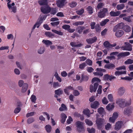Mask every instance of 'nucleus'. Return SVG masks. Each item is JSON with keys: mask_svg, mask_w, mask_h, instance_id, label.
Wrapping results in <instances>:
<instances>
[{"mask_svg": "<svg viewBox=\"0 0 133 133\" xmlns=\"http://www.w3.org/2000/svg\"><path fill=\"white\" fill-rule=\"evenodd\" d=\"M47 0H40L39 4L41 5H43L41 8V11L44 13H48L50 12V8L47 5Z\"/></svg>", "mask_w": 133, "mask_h": 133, "instance_id": "obj_1", "label": "nucleus"}, {"mask_svg": "<svg viewBox=\"0 0 133 133\" xmlns=\"http://www.w3.org/2000/svg\"><path fill=\"white\" fill-rule=\"evenodd\" d=\"M125 99L122 98H119L117 99L116 101V103L119 106L122 107L124 106H127L130 105L131 104L130 101L127 102L126 103Z\"/></svg>", "mask_w": 133, "mask_h": 133, "instance_id": "obj_2", "label": "nucleus"}, {"mask_svg": "<svg viewBox=\"0 0 133 133\" xmlns=\"http://www.w3.org/2000/svg\"><path fill=\"white\" fill-rule=\"evenodd\" d=\"M84 123L79 121H77L75 123V125L76 127L77 130L79 131H81L84 129Z\"/></svg>", "mask_w": 133, "mask_h": 133, "instance_id": "obj_3", "label": "nucleus"}, {"mask_svg": "<svg viewBox=\"0 0 133 133\" xmlns=\"http://www.w3.org/2000/svg\"><path fill=\"white\" fill-rule=\"evenodd\" d=\"M96 72H94L93 74L96 76L101 77L103 75V72H105L106 71L104 69L101 68H97L96 69Z\"/></svg>", "mask_w": 133, "mask_h": 133, "instance_id": "obj_4", "label": "nucleus"}, {"mask_svg": "<svg viewBox=\"0 0 133 133\" xmlns=\"http://www.w3.org/2000/svg\"><path fill=\"white\" fill-rule=\"evenodd\" d=\"M104 122V120L103 119L99 118L97 119L96 120V124L98 128L100 129Z\"/></svg>", "mask_w": 133, "mask_h": 133, "instance_id": "obj_5", "label": "nucleus"}, {"mask_svg": "<svg viewBox=\"0 0 133 133\" xmlns=\"http://www.w3.org/2000/svg\"><path fill=\"white\" fill-rule=\"evenodd\" d=\"M98 84V83H95L94 84V86L92 84L90 85L89 87L90 92H95L96 91Z\"/></svg>", "mask_w": 133, "mask_h": 133, "instance_id": "obj_6", "label": "nucleus"}, {"mask_svg": "<svg viewBox=\"0 0 133 133\" xmlns=\"http://www.w3.org/2000/svg\"><path fill=\"white\" fill-rule=\"evenodd\" d=\"M108 11L107 8H103L98 14V16L100 18H102L104 17L105 15V13Z\"/></svg>", "mask_w": 133, "mask_h": 133, "instance_id": "obj_7", "label": "nucleus"}, {"mask_svg": "<svg viewBox=\"0 0 133 133\" xmlns=\"http://www.w3.org/2000/svg\"><path fill=\"white\" fill-rule=\"evenodd\" d=\"M125 44L126 45L125 47H122L121 49L123 50L131 51L132 50L131 45L128 43L125 42Z\"/></svg>", "mask_w": 133, "mask_h": 133, "instance_id": "obj_8", "label": "nucleus"}, {"mask_svg": "<svg viewBox=\"0 0 133 133\" xmlns=\"http://www.w3.org/2000/svg\"><path fill=\"white\" fill-rule=\"evenodd\" d=\"M123 123L122 122L118 121L116 123L115 129L117 130H118L123 127Z\"/></svg>", "mask_w": 133, "mask_h": 133, "instance_id": "obj_9", "label": "nucleus"}, {"mask_svg": "<svg viewBox=\"0 0 133 133\" xmlns=\"http://www.w3.org/2000/svg\"><path fill=\"white\" fill-rule=\"evenodd\" d=\"M99 103L97 101H95L90 104V107L92 109H96L99 105Z\"/></svg>", "mask_w": 133, "mask_h": 133, "instance_id": "obj_10", "label": "nucleus"}, {"mask_svg": "<svg viewBox=\"0 0 133 133\" xmlns=\"http://www.w3.org/2000/svg\"><path fill=\"white\" fill-rule=\"evenodd\" d=\"M124 25V24L123 23H119L114 27L113 29V31L114 32L116 31L119 29L122 28Z\"/></svg>", "mask_w": 133, "mask_h": 133, "instance_id": "obj_11", "label": "nucleus"}, {"mask_svg": "<svg viewBox=\"0 0 133 133\" xmlns=\"http://www.w3.org/2000/svg\"><path fill=\"white\" fill-rule=\"evenodd\" d=\"M74 90L73 87L70 86L66 87L64 89V92L67 95H69L70 93V91Z\"/></svg>", "mask_w": 133, "mask_h": 133, "instance_id": "obj_12", "label": "nucleus"}, {"mask_svg": "<svg viewBox=\"0 0 133 133\" xmlns=\"http://www.w3.org/2000/svg\"><path fill=\"white\" fill-rule=\"evenodd\" d=\"M125 89L123 87H121L119 88L117 90L118 94L120 96L122 95L125 92Z\"/></svg>", "mask_w": 133, "mask_h": 133, "instance_id": "obj_13", "label": "nucleus"}, {"mask_svg": "<svg viewBox=\"0 0 133 133\" xmlns=\"http://www.w3.org/2000/svg\"><path fill=\"white\" fill-rule=\"evenodd\" d=\"M104 46L106 48H111L112 47L115 46L116 44L115 43L112 44H110L108 41L105 42L103 44Z\"/></svg>", "mask_w": 133, "mask_h": 133, "instance_id": "obj_14", "label": "nucleus"}, {"mask_svg": "<svg viewBox=\"0 0 133 133\" xmlns=\"http://www.w3.org/2000/svg\"><path fill=\"white\" fill-rule=\"evenodd\" d=\"M67 3L66 0H60L57 2V6L61 7Z\"/></svg>", "mask_w": 133, "mask_h": 133, "instance_id": "obj_15", "label": "nucleus"}, {"mask_svg": "<svg viewBox=\"0 0 133 133\" xmlns=\"http://www.w3.org/2000/svg\"><path fill=\"white\" fill-rule=\"evenodd\" d=\"M114 103H109L106 107V109L108 111L112 110L114 107Z\"/></svg>", "mask_w": 133, "mask_h": 133, "instance_id": "obj_16", "label": "nucleus"}, {"mask_svg": "<svg viewBox=\"0 0 133 133\" xmlns=\"http://www.w3.org/2000/svg\"><path fill=\"white\" fill-rule=\"evenodd\" d=\"M118 54V52H113L111 53L110 54V56H107L106 58L110 59H112L115 58V56L117 55Z\"/></svg>", "mask_w": 133, "mask_h": 133, "instance_id": "obj_17", "label": "nucleus"}, {"mask_svg": "<svg viewBox=\"0 0 133 133\" xmlns=\"http://www.w3.org/2000/svg\"><path fill=\"white\" fill-rule=\"evenodd\" d=\"M97 39V38L95 37L91 38L88 39L86 41L88 44H91L95 42Z\"/></svg>", "mask_w": 133, "mask_h": 133, "instance_id": "obj_18", "label": "nucleus"}, {"mask_svg": "<svg viewBox=\"0 0 133 133\" xmlns=\"http://www.w3.org/2000/svg\"><path fill=\"white\" fill-rule=\"evenodd\" d=\"M90 110L88 108H86L84 109L83 113L86 115L88 117H89L91 115Z\"/></svg>", "mask_w": 133, "mask_h": 133, "instance_id": "obj_19", "label": "nucleus"}, {"mask_svg": "<svg viewBox=\"0 0 133 133\" xmlns=\"http://www.w3.org/2000/svg\"><path fill=\"white\" fill-rule=\"evenodd\" d=\"M67 117L66 115L63 113H62L61 115V121L62 123H64L66 120Z\"/></svg>", "mask_w": 133, "mask_h": 133, "instance_id": "obj_20", "label": "nucleus"}, {"mask_svg": "<svg viewBox=\"0 0 133 133\" xmlns=\"http://www.w3.org/2000/svg\"><path fill=\"white\" fill-rule=\"evenodd\" d=\"M44 128L46 131L48 133H50L52 131V127L50 125H46L44 127Z\"/></svg>", "mask_w": 133, "mask_h": 133, "instance_id": "obj_21", "label": "nucleus"}, {"mask_svg": "<svg viewBox=\"0 0 133 133\" xmlns=\"http://www.w3.org/2000/svg\"><path fill=\"white\" fill-rule=\"evenodd\" d=\"M132 113V110L130 108H127L125 109L124 112V113L128 116L131 115Z\"/></svg>", "mask_w": 133, "mask_h": 133, "instance_id": "obj_22", "label": "nucleus"}, {"mask_svg": "<svg viewBox=\"0 0 133 133\" xmlns=\"http://www.w3.org/2000/svg\"><path fill=\"white\" fill-rule=\"evenodd\" d=\"M45 51V47L43 46L40 47L37 50L38 53L40 54H43Z\"/></svg>", "mask_w": 133, "mask_h": 133, "instance_id": "obj_23", "label": "nucleus"}, {"mask_svg": "<svg viewBox=\"0 0 133 133\" xmlns=\"http://www.w3.org/2000/svg\"><path fill=\"white\" fill-rule=\"evenodd\" d=\"M120 14L119 11H117L115 12L114 11H112L110 13V15L112 16H119Z\"/></svg>", "mask_w": 133, "mask_h": 133, "instance_id": "obj_24", "label": "nucleus"}, {"mask_svg": "<svg viewBox=\"0 0 133 133\" xmlns=\"http://www.w3.org/2000/svg\"><path fill=\"white\" fill-rule=\"evenodd\" d=\"M126 73L125 71H116L115 73V75L116 76H118L122 74H126Z\"/></svg>", "mask_w": 133, "mask_h": 133, "instance_id": "obj_25", "label": "nucleus"}, {"mask_svg": "<svg viewBox=\"0 0 133 133\" xmlns=\"http://www.w3.org/2000/svg\"><path fill=\"white\" fill-rule=\"evenodd\" d=\"M124 34L123 31L121 30L117 31L115 34V35L117 37H121Z\"/></svg>", "mask_w": 133, "mask_h": 133, "instance_id": "obj_26", "label": "nucleus"}, {"mask_svg": "<svg viewBox=\"0 0 133 133\" xmlns=\"http://www.w3.org/2000/svg\"><path fill=\"white\" fill-rule=\"evenodd\" d=\"M46 16L45 15H41L38 20L37 21L41 24L45 19Z\"/></svg>", "mask_w": 133, "mask_h": 133, "instance_id": "obj_27", "label": "nucleus"}, {"mask_svg": "<svg viewBox=\"0 0 133 133\" xmlns=\"http://www.w3.org/2000/svg\"><path fill=\"white\" fill-rule=\"evenodd\" d=\"M105 67L108 69H111L114 68L115 67V65L113 64H107L105 65Z\"/></svg>", "mask_w": 133, "mask_h": 133, "instance_id": "obj_28", "label": "nucleus"}, {"mask_svg": "<svg viewBox=\"0 0 133 133\" xmlns=\"http://www.w3.org/2000/svg\"><path fill=\"white\" fill-rule=\"evenodd\" d=\"M98 112V113L100 114H105V112L104 109L102 107H101L98 108L97 109Z\"/></svg>", "mask_w": 133, "mask_h": 133, "instance_id": "obj_29", "label": "nucleus"}, {"mask_svg": "<svg viewBox=\"0 0 133 133\" xmlns=\"http://www.w3.org/2000/svg\"><path fill=\"white\" fill-rule=\"evenodd\" d=\"M22 87V92L23 93L25 92L27 89L28 85L26 83H25L24 85Z\"/></svg>", "mask_w": 133, "mask_h": 133, "instance_id": "obj_30", "label": "nucleus"}, {"mask_svg": "<svg viewBox=\"0 0 133 133\" xmlns=\"http://www.w3.org/2000/svg\"><path fill=\"white\" fill-rule=\"evenodd\" d=\"M42 42L45 44L47 45V46H48L52 44V42L49 40H43L42 41Z\"/></svg>", "mask_w": 133, "mask_h": 133, "instance_id": "obj_31", "label": "nucleus"}, {"mask_svg": "<svg viewBox=\"0 0 133 133\" xmlns=\"http://www.w3.org/2000/svg\"><path fill=\"white\" fill-rule=\"evenodd\" d=\"M55 93L56 95H60L63 94V90L61 89H59L58 90H55Z\"/></svg>", "mask_w": 133, "mask_h": 133, "instance_id": "obj_32", "label": "nucleus"}, {"mask_svg": "<svg viewBox=\"0 0 133 133\" xmlns=\"http://www.w3.org/2000/svg\"><path fill=\"white\" fill-rule=\"evenodd\" d=\"M67 109V107L64 104H62L61 107L59 108V110L61 111L66 110Z\"/></svg>", "mask_w": 133, "mask_h": 133, "instance_id": "obj_33", "label": "nucleus"}, {"mask_svg": "<svg viewBox=\"0 0 133 133\" xmlns=\"http://www.w3.org/2000/svg\"><path fill=\"white\" fill-rule=\"evenodd\" d=\"M70 45L72 47H79L82 45L81 44H77L76 42H71L70 43Z\"/></svg>", "mask_w": 133, "mask_h": 133, "instance_id": "obj_34", "label": "nucleus"}, {"mask_svg": "<svg viewBox=\"0 0 133 133\" xmlns=\"http://www.w3.org/2000/svg\"><path fill=\"white\" fill-rule=\"evenodd\" d=\"M110 102H113L114 101V99L113 95L111 94H108L107 96Z\"/></svg>", "mask_w": 133, "mask_h": 133, "instance_id": "obj_35", "label": "nucleus"}, {"mask_svg": "<svg viewBox=\"0 0 133 133\" xmlns=\"http://www.w3.org/2000/svg\"><path fill=\"white\" fill-rule=\"evenodd\" d=\"M85 29L84 26H79L76 28L79 34H81L82 32V30Z\"/></svg>", "mask_w": 133, "mask_h": 133, "instance_id": "obj_36", "label": "nucleus"}, {"mask_svg": "<svg viewBox=\"0 0 133 133\" xmlns=\"http://www.w3.org/2000/svg\"><path fill=\"white\" fill-rule=\"evenodd\" d=\"M91 81L92 83H98L101 82V80L98 78L94 77L92 78Z\"/></svg>", "mask_w": 133, "mask_h": 133, "instance_id": "obj_37", "label": "nucleus"}, {"mask_svg": "<svg viewBox=\"0 0 133 133\" xmlns=\"http://www.w3.org/2000/svg\"><path fill=\"white\" fill-rule=\"evenodd\" d=\"M102 103L105 105L109 103V101L106 97H104L102 99Z\"/></svg>", "mask_w": 133, "mask_h": 133, "instance_id": "obj_38", "label": "nucleus"}, {"mask_svg": "<svg viewBox=\"0 0 133 133\" xmlns=\"http://www.w3.org/2000/svg\"><path fill=\"white\" fill-rule=\"evenodd\" d=\"M123 29L126 32H129L131 31L130 28L127 25L123 27Z\"/></svg>", "mask_w": 133, "mask_h": 133, "instance_id": "obj_39", "label": "nucleus"}, {"mask_svg": "<svg viewBox=\"0 0 133 133\" xmlns=\"http://www.w3.org/2000/svg\"><path fill=\"white\" fill-rule=\"evenodd\" d=\"M109 21V20L106 19L102 21L100 23V25L102 26H104Z\"/></svg>", "mask_w": 133, "mask_h": 133, "instance_id": "obj_40", "label": "nucleus"}, {"mask_svg": "<svg viewBox=\"0 0 133 133\" xmlns=\"http://www.w3.org/2000/svg\"><path fill=\"white\" fill-rule=\"evenodd\" d=\"M85 122L86 124L89 126H91L93 124L92 122L90 120L88 119H86L85 120Z\"/></svg>", "mask_w": 133, "mask_h": 133, "instance_id": "obj_41", "label": "nucleus"}, {"mask_svg": "<svg viewBox=\"0 0 133 133\" xmlns=\"http://www.w3.org/2000/svg\"><path fill=\"white\" fill-rule=\"evenodd\" d=\"M102 87L101 85H99L98 87V89L97 90V93L96 95V96H97L98 95V94H101L102 93Z\"/></svg>", "mask_w": 133, "mask_h": 133, "instance_id": "obj_42", "label": "nucleus"}, {"mask_svg": "<svg viewBox=\"0 0 133 133\" xmlns=\"http://www.w3.org/2000/svg\"><path fill=\"white\" fill-rule=\"evenodd\" d=\"M50 11L51 14L54 15L57 11V9L55 8H52L51 9H50Z\"/></svg>", "mask_w": 133, "mask_h": 133, "instance_id": "obj_43", "label": "nucleus"}, {"mask_svg": "<svg viewBox=\"0 0 133 133\" xmlns=\"http://www.w3.org/2000/svg\"><path fill=\"white\" fill-rule=\"evenodd\" d=\"M52 31L54 32L55 33L59 35H63V33L60 31H57L55 30H52Z\"/></svg>", "mask_w": 133, "mask_h": 133, "instance_id": "obj_44", "label": "nucleus"}, {"mask_svg": "<svg viewBox=\"0 0 133 133\" xmlns=\"http://www.w3.org/2000/svg\"><path fill=\"white\" fill-rule=\"evenodd\" d=\"M74 115L76 116L80 117V119L81 120H83L84 119V117L83 115H81L77 112H75Z\"/></svg>", "mask_w": 133, "mask_h": 133, "instance_id": "obj_45", "label": "nucleus"}, {"mask_svg": "<svg viewBox=\"0 0 133 133\" xmlns=\"http://www.w3.org/2000/svg\"><path fill=\"white\" fill-rule=\"evenodd\" d=\"M124 6V4H122L118 5L117 6V8L118 10H121L122 9Z\"/></svg>", "mask_w": 133, "mask_h": 133, "instance_id": "obj_46", "label": "nucleus"}, {"mask_svg": "<svg viewBox=\"0 0 133 133\" xmlns=\"http://www.w3.org/2000/svg\"><path fill=\"white\" fill-rule=\"evenodd\" d=\"M87 130L89 133H95V129L93 128H87Z\"/></svg>", "mask_w": 133, "mask_h": 133, "instance_id": "obj_47", "label": "nucleus"}, {"mask_svg": "<svg viewBox=\"0 0 133 133\" xmlns=\"http://www.w3.org/2000/svg\"><path fill=\"white\" fill-rule=\"evenodd\" d=\"M84 23V22L83 21H78L74 23L73 25L76 26H77L78 25H83Z\"/></svg>", "mask_w": 133, "mask_h": 133, "instance_id": "obj_48", "label": "nucleus"}, {"mask_svg": "<svg viewBox=\"0 0 133 133\" xmlns=\"http://www.w3.org/2000/svg\"><path fill=\"white\" fill-rule=\"evenodd\" d=\"M24 81L22 80H19L18 82V85L19 87H22L24 85Z\"/></svg>", "mask_w": 133, "mask_h": 133, "instance_id": "obj_49", "label": "nucleus"}, {"mask_svg": "<svg viewBox=\"0 0 133 133\" xmlns=\"http://www.w3.org/2000/svg\"><path fill=\"white\" fill-rule=\"evenodd\" d=\"M73 121V119L71 117L69 116L66 121V122L68 124H70Z\"/></svg>", "mask_w": 133, "mask_h": 133, "instance_id": "obj_50", "label": "nucleus"}, {"mask_svg": "<svg viewBox=\"0 0 133 133\" xmlns=\"http://www.w3.org/2000/svg\"><path fill=\"white\" fill-rule=\"evenodd\" d=\"M102 53L101 52H98L97 54V59L99 60L101 59L102 57Z\"/></svg>", "mask_w": 133, "mask_h": 133, "instance_id": "obj_51", "label": "nucleus"}, {"mask_svg": "<svg viewBox=\"0 0 133 133\" xmlns=\"http://www.w3.org/2000/svg\"><path fill=\"white\" fill-rule=\"evenodd\" d=\"M125 64H131L133 63V60L130 59H128L124 62Z\"/></svg>", "mask_w": 133, "mask_h": 133, "instance_id": "obj_52", "label": "nucleus"}, {"mask_svg": "<svg viewBox=\"0 0 133 133\" xmlns=\"http://www.w3.org/2000/svg\"><path fill=\"white\" fill-rule=\"evenodd\" d=\"M45 34L46 36H48L49 37H51L54 36V34L49 31L45 32Z\"/></svg>", "mask_w": 133, "mask_h": 133, "instance_id": "obj_53", "label": "nucleus"}, {"mask_svg": "<svg viewBox=\"0 0 133 133\" xmlns=\"http://www.w3.org/2000/svg\"><path fill=\"white\" fill-rule=\"evenodd\" d=\"M111 128V126L110 124L109 123H108L105 126V129L107 130H109Z\"/></svg>", "mask_w": 133, "mask_h": 133, "instance_id": "obj_54", "label": "nucleus"}, {"mask_svg": "<svg viewBox=\"0 0 133 133\" xmlns=\"http://www.w3.org/2000/svg\"><path fill=\"white\" fill-rule=\"evenodd\" d=\"M87 10L89 13L92 14L93 13V9L90 6H89L87 8Z\"/></svg>", "mask_w": 133, "mask_h": 133, "instance_id": "obj_55", "label": "nucleus"}, {"mask_svg": "<svg viewBox=\"0 0 133 133\" xmlns=\"http://www.w3.org/2000/svg\"><path fill=\"white\" fill-rule=\"evenodd\" d=\"M131 16H129L127 17H124L123 18V19L124 20H125L128 22H130L131 21Z\"/></svg>", "mask_w": 133, "mask_h": 133, "instance_id": "obj_56", "label": "nucleus"}, {"mask_svg": "<svg viewBox=\"0 0 133 133\" xmlns=\"http://www.w3.org/2000/svg\"><path fill=\"white\" fill-rule=\"evenodd\" d=\"M5 27L3 26H0V32L2 33H3L5 31Z\"/></svg>", "mask_w": 133, "mask_h": 133, "instance_id": "obj_57", "label": "nucleus"}, {"mask_svg": "<svg viewBox=\"0 0 133 133\" xmlns=\"http://www.w3.org/2000/svg\"><path fill=\"white\" fill-rule=\"evenodd\" d=\"M77 4V3L76 2H73L70 3L69 5L71 7L73 8L75 7L76 5Z\"/></svg>", "mask_w": 133, "mask_h": 133, "instance_id": "obj_58", "label": "nucleus"}, {"mask_svg": "<svg viewBox=\"0 0 133 133\" xmlns=\"http://www.w3.org/2000/svg\"><path fill=\"white\" fill-rule=\"evenodd\" d=\"M73 94L75 96H77L79 95L80 93L79 91L76 90H74L73 92Z\"/></svg>", "mask_w": 133, "mask_h": 133, "instance_id": "obj_59", "label": "nucleus"}, {"mask_svg": "<svg viewBox=\"0 0 133 133\" xmlns=\"http://www.w3.org/2000/svg\"><path fill=\"white\" fill-rule=\"evenodd\" d=\"M9 11L11 12L15 13L16 12V8L15 6L13 7V8H12V9L10 8H9Z\"/></svg>", "mask_w": 133, "mask_h": 133, "instance_id": "obj_60", "label": "nucleus"}, {"mask_svg": "<svg viewBox=\"0 0 133 133\" xmlns=\"http://www.w3.org/2000/svg\"><path fill=\"white\" fill-rule=\"evenodd\" d=\"M116 120V119L115 118L112 116L111 117H110L109 118V121L111 123H114L115 122Z\"/></svg>", "mask_w": 133, "mask_h": 133, "instance_id": "obj_61", "label": "nucleus"}, {"mask_svg": "<svg viewBox=\"0 0 133 133\" xmlns=\"http://www.w3.org/2000/svg\"><path fill=\"white\" fill-rule=\"evenodd\" d=\"M95 28L96 32H99L101 30V28L99 24L96 25Z\"/></svg>", "mask_w": 133, "mask_h": 133, "instance_id": "obj_62", "label": "nucleus"}, {"mask_svg": "<svg viewBox=\"0 0 133 133\" xmlns=\"http://www.w3.org/2000/svg\"><path fill=\"white\" fill-rule=\"evenodd\" d=\"M34 121V119L33 118H28L27 121V123L30 124L32 123Z\"/></svg>", "mask_w": 133, "mask_h": 133, "instance_id": "obj_63", "label": "nucleus"}, {"mask_svg": "<svg viewBox=\"0 0 133 133\" xmlns=\"http://www.w3.org/2000/svg\"><path fill=\"white\" fill-rule=\"evenodd\" d=\"M70 27V26L69 25L66 24L64 25L62 27L63 29L68 30Z\"/></svg>", "mask_w": 133, "mask_h": 133, "instance_id": "obj_64", "label": "nucleus"}]
</instances>
